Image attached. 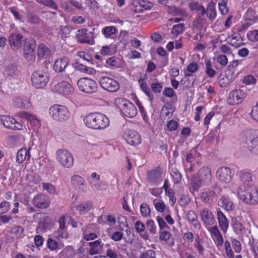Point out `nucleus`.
<instances>
[{
  "mask_svg": "<svg viewBox=\"0 0 258 258\" xmlns=\"http://www.w3.org/2000/svg\"><path fill=\"white\" fill-rule=\"evenodd\" d=\"M84 121L87 126L94 130H102L109 125L108 118L99 112L91 113L85 116Z\"/></svg>",
  "mask_w": 258,
  "mask_h": 258,
  "instance_id": "nucleus-1",
  "label": "nucleus"
},
{
  "mask_svg": "<svg viewBox=\"0 0 258 258\" xmlns=\"http://www.w3.org/2000/svg\"><path fill=\"white\" fill-rule=\"evenodd\" d=\"M211 180V169L204 166L199 170L197 175L192 177L191 184L195 190H198L202 185L209 184Z\"/></svg>",
  "mask_w": 258,
  "mask_h": 258,
  "instance_id": "nucleus-2",
  "label": "nucleus"
},
{
  "mask_svg": "<svg viewBox=\"0 0 258 258\" xmlns=\"http://www.w3.org/2000/svg\"><path fill=\"white\" fill-rule=\"evenodd\" d=\"M239 198L244 203L256 205L258 203V189L253 185H249L238 190Z\"/></svg>",
  "mask_w": 258,
  "mask_h": 258,
  "instance_id": "nucleus-3",
  "label": "nucleus"
},
{
  "mask_svg": "<svg viewBox=\"0 0 258 258\" xmlns=\"http://www.w3.org/2000/svg\"><path fill=\"white\" fill-rule=\"evenodd\" d=\"M115 104L124 115L128 117H133L137 113V109L136 106L124 98H116L115 100Z\"/></svg>",
  "mask_w": 258,
  "mask_h": 258,
  "instance_id": "nucleus-4",
  "label": "nucleus"
},
{
  "mask_svg": "<svg viewBox=\"0 0 258 258\" xmlns=\"http://www.w3.org/2000/svg\"><path fill=\"white\" fill-rule=\"evenodd\" d=\"M49 111L51 117L58 121L67 120L70 116L69 110L65 106L60 105L56 104L51 106Z\"/></svg>",
  "mask_w": 258,
  "mask_h": 258,
  "instance_id": "nucleus-5",
  "label": "nucleus"
},
{
  "mask_svg": "<svg viewBox=\"0 0 258 258\" xmlns=\"http://www.w3.org/2000/svg\"><path fill=\"white\" fill-rule=\"evenodd\" d=\"M49 80V76L47 72L42 70L36 71L31 75L32 85L36 88H44Z\"/></svg>",
  "mask_w": 258,
  "mask_h": 258,
  "instance_id": "nucleus-6",
  "label": "nucleus"
},
{
  "mask_svg": "<svg viewBox=\"0 0 258 258\" xmlns=\"http://www.w3.org/2000/svg\"><path fill=\"white\" fill-rule=\"evenodd\" d=\"M57 160L65 168H71L74 164V158L72 154L67 150L61 149L56 152Z\"/></svg>",
  "mask_w": 258,
  "mask_h": 258,
  "instance_id": "nucleus-7",
  "label": "nucleus"
},
{
  "mask_svg": "<svg viewBox=\"0 0 258 258\" xmlns=\"http://www.w3.org/2000/svg\"><path fill=\"white\" fill-rule=\"evenodd\" d=\"M77 85L79 89L82 92L86 93H93L97 91V84L96 82L89 78H82L80 79Z\"/></svg>",
  "mask_w": 258,
  "mask_h": 258,
  "instance_id": "nucleus-8",
  "label": "nucleus"
},
{
  "mask_svg": "<svg viewBox=\"0 0 258 258\" xmlns=\"http://www.w3.org/2000/svg\"><path fill=\"white\" fill-rule=\"evenodd\" d=\"M99 83L103 89L110 92H115L120 88L118 81L108 77H101L100 79Z\"/></svg>",
  "mask_w": 258,
  "mask_h": 258,
  "instance_id": "nucleus-9",
  "label": "nucleus"
},
{
  "mask_svg": "<svg viewBox=\"0 0 258 258\" xmlns=\"http://www.w3.org/2000/svg\"><path fill=\"white\" fill-rule=\"evenodd\" d=\"M123 138L130 145L137 146L141 143L140 135L137 132L129 128H125L122 134Z\"/></svg>",
  "mask_w": 258,
  "mask_h": 258,
  "instance_id": "nucleus-10",
  "label": "nucleus"
},
{
  "mask_svg": "<svg viewBox=\"0 0 258 258\" xmlns=\"http://www.w3.org/2000/svg\"><path fill=\"white\" fill-rule=\"evenodd\" d=\"M162 170L161 168H156L147 172V180L148 182L153 185L157 186L162 181Z\"/></svg>",
  "mask_w": 258,
  "mask_h": 258,
  "instance_id": "nucleus-11",
  "label": "nucleus"
},
{
  "mask_svg": "<svg viewBox=\"0 0 258 258\" xmlns=\"http://www.w3.org/2000/svg\"><path fill=\"white\" fill-rule=\"evenodd\" d=\"M246 98V93L242 90L231 91L229 94L227 102L231 105L238 104Z\"/></svg>",
  "mask_w": 258,
  "mask_h": 258,
  "instance_id": "nucleus-12",
  "label": "nucleus"
},
{
  "mask_svg": "<svg viewBox=\"0 0 258 258\" xmlns=\"http://www.w3.org/2000/svg\"><path fill=\"white\" fill-rule=\"evenodd\" d=\"M218 180L222 183H228L232 180V174L231 169L227 167L219 168L216 173Z\"/></svg>",
  "mask_w": 258,
  "mask_h": 258,
  "instance_id": "nucleus-13",
  "label": "nucleus"
},
{
  "mask_svg": "<svg viewBox=\"0 0 258 258\" xmlns=\"http://www.w3.org/2000/svg\"><path fill=\"white\" fill-rule=\"evenodd\" d=\"M200 214L201 219L205 226H211L214 224V215L210 209L205 208L200 210Z\"/></svg>",
  "mask_w": 258,
  "mask_h": 258,
  "instance_id": "nucleus-14",
  "label": "nucleus"
},
{
  "mask_svg": "<svg viewBox=\"0 0 258 258\" xmlns=\"http://www.w3.org/2000/svg\"><path fill=\"white\" fill-rule=\"evenodd\" d=\"M32 203L37 208L46 209L49 207L50 202L48 197L39 194L34 197Z\"/></svg>",
  "mask_w": 258,
  "mask_h": 258,
  "instance_id": "nucleus-15",
  "label": "nucleus"
},
{
  "mask_svg": "<svg viewBox=\"0 0 258 258\" xmlns=\"http://www.w3.org/2000/svg\"><path fill=\"white\" fill-rule=\"evenodd\" d=\"M133 9L136 13H142L144 11L151 9L154 5L145 0H135L133 3Z\"/></svg>",
  "mask_w": 258,
  "mask_h": 258,
  "instance_id": "nucleus-16",
  "label": "nucleus"
},
{
  "mask_svg": "<svg viewBox=\"0 0 258 258\" xmlns=\"http://www.w3.org/2000/svg\"><path fill=\"white\" fill-rule=\"evenodd\" d=\"M54 90L55 92L64 96L71 94L74 91L72 85L66 81H61L56 84Z\"/></svg>",
  "mask_w": 258,
  "mask_h": 258,
  "instance_id": "nucleus-17",
  "label": "nucleus"
},
{
  "mask_svg": "<svg viewBox=\"0 0 258 258\" xmlns=\"http://www.w3.org/2000/svg\"><path fill=\"white\" fill-rule=\"evenodd\" d=\"M77 34L78 41L80 43L93 44L94 43L93 33L88 32L87 29L79 30Z\"/></svg>",
  "mask_w": 258,
  "mask_h": 258,
  "instance_id": "nucleus-18",
  "label": "nucleus"
},
{
  "mask_svg": "<svg viewBox=\"0 0 258 258\" xmlns=\"http://www.w3.org/2000/svg\"><path fill=\"white\" fill-rule=\"evenodd\" d=\"M71 182L73 187L79 191L85 192L86 186L85 180L78 175H74L71 177Z\"/></svg>",
  "mask_w": 258,
  "mask_h": 258,
  "instance_id": "nucleus-19",
  "label": "nucleus"
},
{
  "mask_svg": "<svg viewBox=\"0 0 258 258\" xmlns=\"http://www.w3.org/2000/svg\"><path fill=\"white\" fill-rule=\"evenodd\" d=\"M24 41L23 36L20 34H11L9 38V42L10 46L13 49H18L22 47V44Z\"/></svg>",
  "mask_w": 258,
  "mask_h": 258,
  "instance_id": "nucleus-20",
  "label": "nucleus"
},
{
  "mask_svg": "<svg viewBox=\"0 0 258 258\" xmlns=\"http://www.w3.org/2000/svg\"><path fill=\"white\" fill-rule=\"evenodd\" d=\"M217 214L219 227L222 231L224 233H225L227 232L229 226L228 220L226 216L221 211L220 209H217Z\"/></svg>",
  "mask_w": 258,
  "mask_h": 258,
  "instance_id": "nucleus-21",
  "label": "nucleus"
},
{
  "mask_svg": "<svg viewBox=\"0 0 258 258\" xmlns=\"http://www.w3.org/2000/svg\"><path fill=\"white\" fill-rule=\"evenodd\" d=\"M188 6L191 11H196L199 19L204 20L206 15V9L198 2H191L188 4Z\"/></svg>",
  "mask_w": 258,
  "mask_h": 258,
  "instance_id": "nucleus-22",
  "label": "nucleus"
},
{
  "mask_svg": "<svg viewBox=\"0 0 258 258\" xmlns=\"http://www.w3.org/2000/svg\"><path fill=\"white\" fill-rule=\"evenodd\" d=\"M14 105L19 108L28 109L31 107L30 99L27 97H15L13 101Z\"/></svg>",
  "mask_w": 258,
  "mask_h": 258,
  "instance_id": "nucleus-23",
  "label": "nucleus"
},
{
  "mask_svg": "<svg viewBox=\"0 0 258 258\" xmlns=\"http://www.w3.org/2000/svg\"><path fill=\"white\" fill-rule=\"evenodd\" d=\"M208 231L211 234V237L216 239V243L218 246H221L223 244V238L220 232L218 227L216 225L210 227Z\"/></svg>",
  "mask_w": 258,
  "mask_h": 258,
  "instance_id": "nucleus-24",
  "label": "nucleus"
},
{
  "mask_svg": "<svg viewBox=\"0 0 258 258\" xmlns=\"http://www.w3.org/2000/svg\"><path fill=\"white\" fill-rule=\"evenodd\" d=\"M218 205L227 211H232L234 209V204L228 196H222L218 201Z\"/></svg>",
  "mask_w": 258,
  "mask_h": 258,
  "instance_id": "nucleus-25",
  "label": "nucleus"
},
{
  "mask_svg": "<svg viewBox=\"0 0 258 258\" xmlns=\"http://www.w3.org/2000/svg\"><path fill=\"white\" fill-rule=\"evenodd\" d=\"M69 64L67 58H60L56 59L53 64V70L57 73L62 72L64 71Z\"/></svg>",
  "mask_w": 258,
  "mask_h": 258,
  "instance_id": "nucleus-26",
  "label": "nucleus"
},
{
  "mask_svg": "<svg viewBox=\"0 0 258 258\" xmlns=\"http://www.w3.org/2000/svg\"><path fill=\"white\" fill-rule=\"evenodd\" d=\"M186 218L195 228L198 229H200L201 228V224L199 222L197 214L194 211L190 210L187 212L186 214Z\"/></svg>",
  "mask_w": 258,
  "mask_h": 258,
  "instance_id": "nucleus-27",
  "label": "nucleus"
},
{
  "mask_svg": "<svg viewBox=\"0 0 258 258\" xmlns=\"http://www.w3.org/2000/svg\"><path fill=\"white\" fill-rule=\"evenodd\" d=\"M31 149L30 148L27 150L25 148L21 149L18 151L16 162L18 163H23L26 159L29 160L30 158V154L29 150Z\"/></svg>",
  "mask_w": 258,
  "mask_h": 258,
  "instance_id": "nucleus-28",
  "label": "nucleus"
},
{
  "mask_svg": "<svg viewBox=\"0 0 258 258\" xmlns=\"http://www.w3.org/2000/svg\"><path fill=\"white\" fill-rule=\"evenodd\" d=\"M51 54L50 50L44 44H40L38 46L37 55L40 58H46Z\"/></svg>",
  "mask_w": 258,
  "mask_h": 258,
  "instance_id": "nucleus-29",
  "label": "nucleus"
},
{
  "mask_svg": "<svg viewBox=\"0 0 258 258\" xmlns=\"http://www.w3.org/2000/svg\"><path fill=\"white\" fill-rule=\"evenodd\" d=\"M135 227L137 232L139 233L140 236L145 240H148L149 238V234L145 232V225L143 222L138 220L135 224Z\"/></svg>",
  "mask_w": 258,
  "mask_h": 258,
  "instance_id": "nucleus-30",
  "label": "nucleus"
},
{
  "mask_svg": "<svg viewBox=\"0 0 258 258\" xmlns=\"http://www.w3.org/2000/svg\"><path fill=\"white\" fill-rule=\"evenodd\" d=\"M238 175L241 181L247 186L250 185L252 182L251 173L248 171L242 170L238 172Z\"/></svg>",
  "mask_w": 258,
  "mask_h": 258,
  "instance_id": "nucleus-31",
  "label": "nucleus"
},
{
  "mask_svg": "<svg viewBox=\"0 0 258 258\" xmlns=\"http://www.w3.org/2000/svg\"><path fill=\"white\" fill-rule=\"evenodd\" d=\"M36 43L33 38L26 39L24 43V53L35 52Z\"/></svg>",
  "mask_w": 258,
  "mask_h": 258,
  "instance_id": "nucleus-32",
  "label": "nucleus"
},
{
  "mask_svg": "<svg viewBox=\"0 0 258 258\" xmlns=\"http://www.w3.org/2000/svg\"><path fill=\"white\" fill-rule=\"evenodd\" d=\"M244 19L253 23L258 20V16L254 10L248 9L244 15Z\"/></svg>",
  "mask_w": 258,
  "mask_h": 258,
  "instance_id": "nucleus-33",
  "label": "nucleus"
},
{
  "mask_svg": "<svg viewBox=\"0 0 258 258\" xmlns=\"http://www.w3.org/2000/svg\"><path fill=\"white\" fill-rule=\"evenodd\" d=\"M209 21H213L215 19L216 17V13L213 3H210L206 10V15Z\"/></svg>",
  "mask_w": 258,
  "mask_h": 258,
  "instance_id": "nucleus-34",
  "label": "nucleus"
},
{
  "mask_svg": "<svg viewBox=\"0 0 258 258\" xmlns=\"http://www.w3.org/2000/svg\"><path fill=\"white\" fill-rule=\"evenodd\" d=\"M92 208V203L91 202L87 201L77 206L76 209L78 212L80 213L81 214H85L91 210Z\"/></svg>",
  "mask_w": 258,
  "mask_h": 258,
  "instance_id": "nucleus-35",
  "label": "nucleus"
},
{
  "mask_svg": "<svg viewBox=\"0 0 258 258\" xmlns=\"http://www.w3.org/2000/svg\"><path fill=\"white\" fill-rule=\"evenodd\" d=\"M247 149L251 153L258 155V137L247 143Z\"/></svg>",
  "mask_w": 258,
  "mask_h": 258,
  "instance_id": "nucleus-36",
  "label": "nucleus"
},
{
  "mask_svg": "<svg viewBox=\"0 0 258 258\" xmlns=\"http://www.w3.org/2000/svg\"><path fill=\"white\" fill-rule=\"evenodd\" d=\"M1 121L3 125L7 128L11 129L13 127L15 119L8 115H3L1 117Z\"/></svg>",
  "mask_w": 258,
  "mask_h": 258,
  "instance_id": "nucleus-37",
  "label": "nucleus"
},
{
  "mask_svg": "<svg viewBox=\"0 0 258 258\" xmlns=\"http://www.w3.org/2000/svg\"><path fill=\"white\" fill-rule=\"evenodd\" d=\"M47 246L50 250L55 251L61 249L63 247V245L58 244L55 240L49 238L47 240Z\"/></svg>",
  "mask_w": 258,
  "mask_h": 258,
  "instance_id": "nucleus-38",
  "label": "nucleus"
},
{
  "mask_svg": "<svg viewBox=\"0 0 258 258\" xmlns=\"http://www.w3.org/2000/svg\"><path fill=\"white\" fill-rule=\"evenodd\" d=\"M21 116L25 119H27L31 122L34 125H37L39 124V120L36 117L27 112H23L21 113Z\"/></svg>",
  "mask_w": 258,
  "mask_h": 258,
  "instance_id": "nucleus-39",
  "label": "nucleus"
},
{
  "mask_svg": "<svg viewBox=\"0 0 258 258\" xmlns=\"http://www.w3.org/2000/svg\"><path fill=\"white\" fill-rule=\"evenodd\" d=\"M185 29V25L183 23L175 25L173 26L171 33L176 36L182 34Z\"/></svg>",
  "mask_w": 258,
  "mask_h": 258,
  "instance_id": "nucleus-40",
  "label": "nucleus"
},
{
  "mask_svg": "<svg viewBox=\"0 0 258 258\" xmlns=\"http://www.w3.org/2000/svg\"><path fill=\"white\" fill-rule=\"evenodd\" d=\"M205 69L206 73L208 77L212 78L215 75L216 72L212 68L211 61L210 59H206L205 60Z\"/></svg>",
  "mask_w": 258,
  "mask_h": 258,
  "instance_id": "nucleus-41",
  "label": "nucleus"
},
{
  "mask_svg": "<svg viewBox=\"0 0 258 258\" xmlns=\"http://www.w3.org/2000/svg\"><path fill=\"white\" fill-rule=\"evenodd\" d=\"M140 212L143 217H148L151 215V210L149 206L145 203L141 204Z\"/></svg>",
  "mask_w": 258,
  "mask_h": 258,
  "instance_id": "nucleus-42",
  "label": "nucleus"
},
{
  "mask_svg": "<svg viewBox=\"0 0 258 258\" xmlns=\"http://www.w3.org/2000/svg\"><path fill=\"white\" fill-rule=\"evenodd\" d=\"M217 81L221 87H226L229 83L232 82V80L228 79L227 77L224 75H220L217 79Z\"/></svg>",
  "mask_w": 258,
  "mask_h": 258,
  "instance_id": "nucleus-43",
  "label": "nucleus"
},
{
  "mask_svg": "<svg viewBox=\"0 0 258 258\" xmlns=\"http://www.w3.org/2000/svg\"><path fill=\"white\" fill-rule=\"evenodd\" d=\"M116 29L113 26L106 27L102 30V34L105 38H109L111 35L116 33Z\"/></svg>",
  "mask_w": 258,
  "mask_h": 258,
  "instance_id": "nucleus-44",
  "label": "nucleus"
},
{
  "mask_svg": "<svg viewBox=\"0 0 258 258\" xmlns=\"http://www.w3.org/2000/svg\"><path fill=\"white\" fill-rule=\"evenodd\" d=\"M74 67L76 69L81 72H85L89 74L92 73L93 71L92 68L87 67L86 65L80 63L79 62L75 63V64H74Z\"/></svg>",
  "mask_w": 258,
  "mask_h": 258,
  "instance_id": "nucleus-45",
  "label": "nucleus"
},
{
  "mask_svg": "<svg viewBox=\"0 0 258 258\" xmlns=\"http://www.w3.org/2000/svg\"><path fill=\"white\" fill-rule=\"evenodd\" d=\"M54 235L58 239H67L68 237L66 229H58L54 232Z\"/></svg>",
  "mask_w": 258,
  "mask_h": 258,
  "instance_id": "nucleus-46",
  "label": "nucleus"
},
{
  "mask_svg": "<svg viewBox=\"0 0 258 258\" xmlns=\"http://www.w3.org/2000/svg\"><path fill=\"white\" fill-rule=\"evenodd\" d=\"M50 219L49 216L43 215V216L40 218V221L39 222V226L40 228L45 229L48 227Z\"/></svg>",
  "mask_w": 258,
  "mask_h": 258,
  "instance_id": "nucleus-47",
  "label": "nucleus"
},
{
  "mask_svg": "<svg viewBox=\"0 0 258 258\" xmlns=\"http://www.w3.org/2000/svg\"><path fill=\"white\" fill-rule=\"evenodd\" d=\"M232 222L234 231L237 232H240L243 230L244 227L241 223L235 218L232 219Z\"/></svg>",
  "mask_w": 258,
  "mask_h": 258,
  "instance_id": "nucleus-48",
  "label": "nucleus"
},
{
  "mask_svg": "<svg viewBox=\"0 0 258 258\" xmlns=\"http://www.w3.org/2000/svg\"><path fill=\"white\" fill-rule=\"evenodd\" d=\"M228 0H220L219 2V8L221 13L225 15L228 12V8L227 5Z\"/></svg>",
  "mask_w": 258,
  "mask_h": 258,
  "instance_id": "nucleus-49",
  "label": "nucleus"
},
{
  "mask_svg": "<svg viewBox=\"0 0 258 258\" xmlns=\"http://www.w3.org/2000/svg\"><path fill=\"white\" fill-rule=\"evenodd\" d=\"M86 6L90 9L96 11L99 8V4L96 0H85Z\"/></svg>",
  "mask_w": 258,
  "mask_h": 258,
  "instance_id": "nucleus-50",
  "label": "nucleus"
},
{
  "mask_svg": "<svg viewBox=\"0 0 258 258\" xmlns=\"http://www.w3.org/2000/svg\"><path fill=\"white\" fill-rule=\"evenodd\" d=\"M140 87L142 90L146 94L148 97L150 101H152L154 99V96L152 93H151L150 89L148 87L146 83H142L140 85Z\"/></svg>",
  "mask_w": 258,
  "mask_h": 258,
  "instance_id": "nucleus-51",
  "label": "nucleus"
},
{
  "mask_svg": "<svg viewBox=\"0 0 258 258\" xmlns=\"http://www.w3.org/2000/svg\"><path fill=\"white\" fill-rule=\"evenodd\" d=\"M252 131L251 130H246L241 134V136L245 138V143L247 145V143L251 141L253 138Z\"/></svg>",
  "mask_w": 258,
  "mask_h": 258,
  "instance_id": "nucleus-52",
  "label": "nucleus"
},
{
  "mask_svg": "<svg viewBox=\"0 0 258 258\" xmlns=\"http://www.w3.org/2000/svg\"><path fill=\"white\" fill-rule=\"evenodd\" d=\"M153 203L156 210L159 212H163L166 209V205L163 202H157V200L153 201Z\"/></svg>",
  "mask_w": 258,
  "mask_h": 258,
  "instance_id": "nucleus-53",
  "label": "nucleus"
},
{
  "mask_svg": "<svg viewBox=\"0 0 258 258\" xmlns=\"http://www.w3.org/2000/svg\"><path fill=\"white\" fill-rule=\"evenodd\" d=\"M139 258H156L155 252L151 249L141 252Z\"/></svg>",
  "mask_w": 258,
  "mask_h": 258,
  "instance_id": "nucleus-54",
  "label": "nucleus"
},
{
  "mask_svg": "<svg viewBox=\"0 0 258 258\" xmlns=\"http://www.w3.org/2000/svg\"><path fill=\"white\" fill-rule=\"evenodd\" d=\"M147 227L150 233L155 234L156 233V227L153 220H149L146 222Z\"/></svg>",
  "mask_w": 258,
  "mask_h": 258,
  "instance_id": "nucleus-55",
  "label": "nucleus"
},
{
  "mask_svg": "<svg viewBox=\"0 0 258 258\" xmlns=\"http://www.w3.org/2000/svg\"><path fill=\"white\" fill-rule=\"evenodd\" d=\"M247 37L251 41H258V30H254L249 31L247 34Z\"/></svg>",
  "mask_w": 258,
  "mask_h": 258,
  "instance_id": "nucleus-56",
  "label": "nucleus"
},
{
  "mask_svg": "<svg viewBox=\"0 0 258 258\" xmlns=\"http://www.w3.org/2000/svg\"><path fill=\"white\" fill-rule=\"evenodd\" d=\"M178 127V123L175 120L171 119L167 124V129L170 132L175 131Z\"/></svg>",
  "mask_w": 258,
  "mask_h": 258,
  "instance_id": "nucleus-57",
  "label": "nucleus"
},
{
  "mask_svg": "<svg viewBox=\"0 0 258 258\" xmlns=\"http://www.w3.org/2000/svg\"><path fill=\"white\" fill-rule=\"evenodd\" d=\"M119 59L114 56L110 57L106 60V62L108 64L115 67H119Z\"/></svg>",
  "mask_w": 258,
  "mask_h": 258,
  "instance_id": "nucleus-58",
  "label": "nucleus"
},
{
  "mask_svg": "<svg viewBox=\"0 0 258 258\" xmlns=\"http://www.w3.org/2000/svg\"><path fill=\"white\" fill-rule=\"evenodd\" d=\"M7 71L9 75H16L18 72L17 66L14 64H10L7 67Z\"/></svg>",
  "mask_w": 258,
  "mask_h": 258,
  "instance_id": "nucleus-59",
  "label": "nucleus"
},
{
  "mask_svg": "<svg viewBox=\"0 0 258 258\" xmlns=\"http://www.w3.org/2000/svg\"><path fill=\"white\" fill-rule=\"evenodd\" d=\"M231 243L235 252L239 253L241 250L240 242L237 239H233L231 240Z\"/></svg>",
  "mask_w": 258,
  "mask_h": 258,
  "instance_id": "nucleus-60",
  "label": "nucleus"
},
{
  "mask_svg": "<svg viewBox=\"0 0 258 258\" xmlns=\"http://www.w3.org/2000/svg\"><path fill=\"white\" fill-rule=\"evenodd\" d=\"M10 209V203L4 201L0 204V214L7 213Z\"/></svg>",
  "mask_w": 258,
  "mask_h": 258,
  "instance_id": "nucleus-61",
  "label": "nucleus"
},
{
  "mask_svg": "<svg viewBox=\"0 0 258 258\" xmlns=\"http://www.w3.org/2000/svg\"><path fill=\"white\" fill-rule=\"evenodd\" d=\"M235 72V70L227 68L225 72V75L227 77L228 79L233 81L236 77Z\"/></svg>",
  "mask_w": 258,
  "mask_h": 258,
  "instance_id": "nucleus-62",
  "label": "nucleus"
},
{
  "mask_svg": "<svg viewBox=\"0 0 258 258\" xmlns=\"http://www.w3.org/2000/svg\"><path fill=\"white\" fill-rule=\"evenodd\" d=\"M217 61L222 66L225 67L228 63V59L225 55L220 54L217 56Z\"/></svg>",
  "mask_w": 258,
  "mask_h": 258,
  "instance_id": "nucleus-63",
  "label": "nucleus"
},
{
  "mask_svg": "<svg viewBox=\"0 0 258 258\" xmlns=\"http://www.w3.org/2000/svg\"><path fill=\"white\" fill-rule=\"evenodd\" d=\"M250 115L253 119L258 121V101L256 105L252 107Z\"/></svg>",
  "mask_w": 258,
  "mask_h": 258,
  "instance_id": "nucleus-64",
  "label": "nucleus"
}]
</instances>
